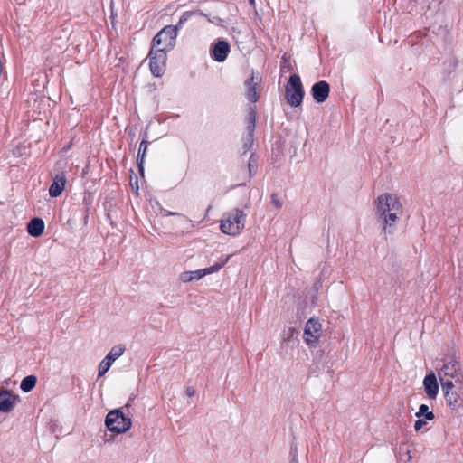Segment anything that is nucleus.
Wrapping results in <instances>:
<instances>
[{"instance_id":"nucleus-1","label":"nucleus","mask_w":463,"mask_h":463,"mask_svg":"<svg viewBox=\"0 0 463 463\" xmlns=\"http://www.w3.org/2000/svg\"><path fill=\"white\" fill-rule=\"evenodd\" d=\"M375 214L384 233L391 234L402 214V205L395 194L385 193L377 197Z\"/></svg>"},{"instance_id":"nucleus-2","label":"nucleus","mask_w":463,"mask_h":463,"mask_svg":"<svg viewBox=\"0 0 463 463\" xmlns=\"http://www.w3.org/2000/svg\"><path fill=\"white\" fill-rule=\"evenodd\" d=\"M247 213L239 208H234L223 214L220 222L221 231L227 235L236 236L245 227Z\"/></svg>"},{"instance_id":"nucleus-3","label":"nucleus","mask_w":463,"mask_h":463,"mask_svg":"<svg viewBox=\"0 0 463 463\" xmlns=\"http://www.w3.org/2000/svg\"><path fill=\"white\" fill-rule=\"evenodd\" d=\"M176 37L177 27L166 25L154 36L151 46L167 52L175 46Z\"/></svg>"},{"instance_id":"nucleus-4","label":"nucleus","mask_w":463,"mask_h":463,"mask_svg":"<svg viewBox=\"0 0 463 463\" xmlns=\"http://www.w3.org/2000/svg\"><path fill=\"white\" fill-rule=\"evenodd\" d=\"M122 409L110 411L107 414L105 424L109 430L120 434L127 432L131 428V419L125 416Z\"/></svg>"},{"instance_id":"nucleus-5","label":"nucleus","mask_w":463,"mask_h":463,"mask_svg":"<svg viewBox=\"0 0 463 463\" xmlns=\"http://www.w3.org/2000/svg\"><path fill=\"white\" fill-rule=\"evenodd\" d=\"M304 89L301 79L298 74L290 75L285 88V98L291 107L301 105L304 98Z\"/></svg>"},{"instance_id":"nucleus-6","label":"nucleus","mask_w":463,"mask_h":463,"mask_svg":"<svg viewBox=\"0 0 463 463\" xmlns=\"http://www.w3.org/2000/svg\"><path fill=\"white\" fill-rule=\"evenodd\" d=\"M438 376L441 386L446 382H453L455 384L459 383L461 385L462 372L460 364L454 359L444 363L438 373Z\"/></svg>"},{"instance_id":"nucleus-7","label":"nucleus","mask_w":463,"mask_h":463,"mask_svg":"<svg viewBox=\"0 0 463 463\" xmlns=\"http://www.w3.org/2000/svg\"><path fill=\"white\" fill-rule=\"evenodd\" d=\"M230 257V255L222 257L218 262L205 269L194 271H184L180 274L179 279L184 283H187L193 280H198L206 275L215 273L224 267V265L229 261Z\"/></svg>"},{"instance_id":"nucleus-8","label":"nucleus","mask_w":463,"mask_h":463,"mask_svg":"<svg viewBox=\"0 0 463 463\" xmlns=\"http://www.w3.org/2000/svg\"><path fill=\"white\" fill-rule=\"evenodd\" d=\"M446 404L452 411H458L463 405L462 387L456 388L453 382H446L441 386Z\"/></svg>"},{"instance_id":"nucleus-9","label":"nucleus","mask_w":463,"mask_h":463,"mask_svg":"<svg viewBox=\"0 0 463 463\" xmlns=\"http://www.w3.org/2000/svg\"><path fill=\"white\" fill-rule=\"evenodd\" d=\"M322 335V325L317 317H310L304 328L303 339L309 347H316Z\"/></svg>"},{"instance_id":"nucleus-10","label":"nucleus","mask_w":463,"mask_h":463,"mask_svg":"<svg viewBox=\"0 0 463 463\" xmlns=\"http://www.w3.org/2000/svg\"><path fill=\"white\" fill-rule=\"evenodd\" d=\"M166 53L167 52L163 50L153 48L151 46V50L147 57L149 58V67L151 73L155 77H161L164 74L167 58Z\"/></svg>"},{"instance_id":"nucleus-11","label":"nucleus","mask_w":463,"mask_h":463,"mask_svg":"<svg viewBox=\"0 0 463 463\" xmlns=\"http://www.w3.org/2000/svg\"><path fill=\"white\" fill-rule=\"evenodd\" d=\"M125 352V347L122 345H114L104 359L99 364L98 376H103L111 367L113 363L119 358Z\"/></svg>"},{"instance_id":"nucleus-12","label":"nucleus","mask_w":463,"mask_h":463,"mask_svg":"<svg viewBox=\"0 0 463 463\" xmlns=\"http://www.w3.org/2000/svg\"><path fill=\"white\" fill-rule=\"evenodd\" d=\"M256 116L257 112L254 107L249 108L248 118H247V135L244 138L243 148L245 152L249 150L253 145V136L256 127Z\"/></svg>"},{"instance_id":"nucleus-13","label":"nucleus","mask_w":463,"mask_h":463,"mask_svg":"<svg viewBox=\"0 0 463 463\" xmlns=\"http://www.w3.org/2000/svg\"><path fill=\"white\" fill-rule=\"evenodd\" d=\"M260 81L261 79L252 71L250 77L244 82L246 98L251 103H256L259 100L260 95L257 88Z\"/></svg>"},{"instance_id":"nucleus-14","label":"nucleus","mask_w":463,"mask_h":463,"mask_svg":"<svg viewBox=\"0 0 463 463\" xmlns=\"http://www.w3.org/2000/svg\"><path fill=\"white\" fill-rule=\"evenodd\" d=\"M422 384L427 397L435 400L439 393V383L436 374L430 372L424 377Z\"/></svg>"},{"instance_id":"nucleus-15","label":"nucleus","mask_w":463,"mask_h":463,"mask_svg":"<svg viewBox=\"0 0 463 463\" xmlns=\"http://www.w3.org/2000/svg\"><path fill=\"white\" fill-rule=\"evenodd\" d=\"M330 92V85L325 80L316 82L311 88V94L313 99L317 103H323L326 100Z\"/></svg>"},{"instance_id":"nucleus-16","label":"nucleus","mask_w":463,"mask_h":463,"mask_svg":"<svg viewBox=\"0 0 463 463\" xmlns=\"http://www.w3.org/2000/svg\"><path fill=\"white\" fill-rule=\"evenodd\" d=\"M230 52V45L228 42L224 40H219L217 43L213 45L211 55L212 58L218 61L222 62L224 61Z\"/></svg>"},{"instance_id":"nucleus-17","label":"nucleus","mask_w":463,"mask_h":463,"mask_svg":"<svg viewBox=\"0 0 463 463\" xmlns=\"http://www.w3.org/2000/svg\"><path fill=\"white\" fill-rule=\"evenodd\" d=\"M19 397L17 395H13L11 392L7 390L0 391V411L1 412H9L11 411L14 405L16 404Z\"/></svg>"},{"instance_id":"nucleus-18","label":"nucleus","mask_w":463,"mask_h":463,"mask_svg":"<svg viewBox=\"0 0 463 463\" xmlns=\"http://www.w3.org/2000/svg\"><path fill=\"white\" fill-rule=\"evenodd\" d=\"M66 175L63 172L58 173L49 188V194L52 197L59 196L65 188Z\"/></svg>"},{"instance_id":"nucleus-19","label":"nucleus","mask_w":463,"mask_h":463,"mask_svg":"<svg viewBox=\"0 0 463 463\" xmlns=\"http://www.w3.org/2000/svg\"><path fill=\"white\" fill-rule=\"evenodd\" d=\"M44 231V222L41 218H33L27 224V232L33 237H39Z\"/></svg>"},{"instance_id":"nucleus-20","label":"nucleus","mask_w":463,"mask_h":463,"mask_svg":"<svg viewBox=\"0 0 463 463\" xmlns=\"http://www.w3.org/2000/svg\"><path fill=\"white\" fill-rule=\"evenodd\" d=\"M415 449L407 444H401L398 449L397 458L400 462L407 463L413 458Z\"/></svg>"},{"instance_id":"nucleus-21","label":"nucleus","mask_w":463,"mask_h":463,"mask_svg":"<svg viewBox=\"0 0 463 463\" xmlns=\"http://www.w3.org/2000/svg\"><path fill=\"white\" fill-rule=\"evenodd\" d=\"M37 378L35 375H28L24 377L20 384V388L24 392H31L36 385Z\"/></svg>"},{"instance_id":"nucleus-22","label":"nucleus","mask_w":463,"mask_h":463,"mask_svg":"<svg viewBox=\"0 0 463 463\" xmlns=\"http://www.w3.org/2000/svg\"><path fill=\"white\" fill-rule=\"evenodd\" d=\"M146 150H147V142L146 140H143L139 145L137 157V165L139 167V171L141 172L142 175H143V171H144L143 165H144Z\"/></svg>"},{"instance_id":"nucleus-23","label":"nucleus","mask_w":463,"mask_h":463,"mask_svg":"<svg viewBox=\"0 0 463 463\" xmlns=\"http://www.w3.org/2000/svg\"><path fill=\"white\" fill-rule=\"evenodd\" d=\"M417 418L424 417L427 420H432L435 418V415L432 411L429 410V406L426 404H421L419 407V411L415 413Z\"/></svg>"},{"instance_id":"nucleus-24","label":"nucleus","mask_w":463,"mask_h":463,"mask_svg":"<svg viewBox=\"0 0 463 463\" xmlns=\"http://www.w3.org/2000/svg\"><path fill=\"white\" fill-rule=\"evenodd\" d=\"M200 14L205 17L209 23H212L215 25H222L223 24V20L217 15H210L203 13H201Z\"/></svg>"},{"instance_id":"nucleus-25","label":"nucleus","mask_w":463,"mask_h":463,"mask_svg":"<svg viewBox=\"0 0 463 463\" xmlns=\"http://www.w3.org/2000/svg\"><path fill=\"white\" fill-rule=\"evenodd\" d=\"M191 15H192V14H191V13H189V12H184V13L181 15V17H180V19H179L178 23H177L175 25H173V26H174V27H177V31H178L179 29H181V28L183 27V25L184 24V23H186V22L190 19Z\"/></svg>"},{"instance_id":"nucleus-26","label":"nucleus","mask_w":463,"mask_h":463,"mask_svg":"<svg viewBox=\"0 0 463 463\" xmlns=\"http://www.w3.org/2000/svg\"><path fill=\"white\" fill-rule=\"evenodd\" d=\"M426 425V421L423 419L419 418L414 423V430L419 431Z\"/></svg>"},{"instance_id":"nucleus-27","label":"nucleus","mask_w":463,"mask_h":463,"mask_svg":"<svg viewBox=\"0 0 463 463\" xmlns=\"http://www.w3.org/2000/svg\"><path fill=\"white\" fill-rule=\"evenodd\" d=\"M271 203L276 206V208L279 209L282 206L281 201L279 199L278 195L273 194L271 195Z\"/></svg>"},{"instance_id":"nucleus-28","label":"nucleus","mask_w":463,"mask_h":463,"mask_svg":"<svg viewBox=\"0 0 463 463\" xmlns=\"http://www.w3.org/2000/svg\"><path fill=\"white\" fill-rule=\"evenodd\" d=\"M160 214L162 216H175V215H181L179 213H175V212H171V211H168L165 208H161L160 209Z\"/></svg>"},{"instance_id":"nucleus-29","label":"nucleus","mask_w":463,"mask_h":463,"mask_svg":"<svg viewBox=\"0 0 463 463\" xmlns=\"http://www.w3.org/2000/svg\"><path fill=\"white\" fill-rule=\"evenodd\" d=\"M185 393L188 397H193L195 393V390L193 387L188 386L185 389Z\"/></svg>"},{"instance_id":"nucleus-30","label":"nucleus","mask_w":463,"mask_h":463,"mask_svg":"<svg viewBox=\"0 0 463 463\" xmlns=\"http://www.w3.org/2000/svg\"><path fill=\"white\" fill-rule=\"evenodd\" d=\"M253 163L256 164V160H253V155L250 156V161H249V170L250 173L251 172V168L253 166Z\"/></svg>"},{"instance_id":"nucleus-31","label":"nucleus","mask_w":463,"mask_h":463,"mask_svg":"<svg viewBox=\"0 0 463 463\" xmlns=\"http://www.w3.org/2000/svg\"><path fill=\"white\" fill-rule=\"evenodd\" d=\"M290 463H298L296 453L293 454Z\"/></svg>"},{"instance_id":"nucleus-32","label":"nucleus","mask_w":463,"mask_h":463,"mask_svg":"<svg viewBox=\"0 0 463 463\" xmlns=\"http://www.w3.org/2000/svg\"><path fill=\"white\" fill-rule=\"evenodd\" d=\"M288 333H289V335H293V333H294V329L289 328V329H288Z\"/></svg>"},{"instance_id":"nucleus-33","label":"nucleus","mask_w":463,"mask_h":463,"mask_svg":"<svg viewBox=\"0 0 463 463\" xmlns=\"http://www.w3.org/2000/svg\"><path fill=\"white\" fill-rule=\"evenodd\" d=\"M132 401V399H129V401L128 402V403L126 404V407H128L130 405V402Z\"/></svg>"},{"instance_id":"nucleus-34","label":"nucleus","mask_w":463,"mask_h":463,"mask_svg":"<svg viewBox=\"0 0 463 463\" xmlns=\"http://www.w3.org/2000/svg\"><path fill=\"white\" fill-rule=\"evenodd\" d=\"M250 3H251V4H253V3H254V0H250Z\"/></svg>"}]
</instances>
